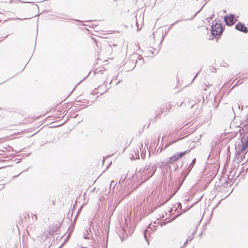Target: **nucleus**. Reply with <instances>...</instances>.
I'll return each mask as SVG.
<instances>
[{
  "label": "nucleus",
  "instance_id": "nucleus-45",
  "mask_svg": "<svg viewBox=\"0 0 248 248\" xmlns=\"http://www.w3.org/2000/svg\"><path fill=\"white\" fill-rule=\"evenodd\" d=\"M220 202V201H219V202H218V203H217V204L215 206V207H214L213 209H215V208H217V207L218 206V205H219V204Z\"/></svg>",
  "mask_w": 248,
  "mask_h": 248
},
{
  "label": "nucleus",
  "instance_id": "nucleus-21",
  "mask_svg": "<svg viewBox=\"0 0 248 248\" xmlns=\"http://www.w3.org/2000/svg\"><path fill=\"white\" fill-rule=\"evenodd\" d=\"M138 56H139V58L138 59V60L139 61H142V62H140V65H142L144 63V59L141 55L138 54Z\"/></svg>",
  "mask_w": 248,
  "mask_h": 248
},
{
  "label": "nucleus",
  "instance_id": "nucleus-1",
  "mask_svg": "<svg viewBox=\"0 0 248 248\" xmlns=\"http://www.w3.org/2000/svg\"><path fill=\"white\" fill-rule=\"evenodd\" d=\"M196 159L194 158L188 167H186L181 172L180 175L177 178H175V183L172 185L169 186V197L166 202L170 200L178 191L183 184L186 177L189 173L196 163Z\"/></svg>",
  "mask_w": 248,
  "mask_h": 248
},
{
  "label": "nucleus",
  "instance_id": "nucleus-10",
  "mask_svg": "<svg viewBox=\"0 0 248 248\" xmlns=\"http://www.w3.org/2000/svg\"><path fill=\"white\" fill-rule=\"evenodd\" d=\"M129 58L130 60H133V62H132V66H131V68L129 69L130 70H132L136 66L138 59L139 58L138 54L137 53H133L130 55Z\"/></svg>",
  "mask_w": 248,
  "mask_h": 248
},
{
  "label": "nucleus",
  "instance_id": "nucleus-28",
  "mask_svg": "<svg viewBox=\"0 0 248 248\" xmlns=\"http://www.w3.org/2000/svg\"><path fill=\"white\" fill-rule=\"evenodd\" d=\"M200 72V71H199L196 74V75L194 76L192 80V82H193L195 79L197 77V76H198V75L199 74Z\"/></svg>",
  "mask_w": 248,
  "mask_h": 248
},
{
  "label": "nucleus",
  "instance_id": "nucleus-42",
  "mask_svg": "<svg viewBox=\"0 0 248 248\" xmlns=\"http://www.w3.org/2000/svg\"><path fill=\"white\" fill-rule=\"evenodd\" d=\"M238 81H237L232 87V88H231V90H232L233 88H234L235 86H238Z\"/></svg>",
  "mask_w": 248,
  "mask_h": 248
},
{
  "label": "nucleus",
  "instance_id": "nucleus-46",
  "mask_svg": "<svg viewBox=\"0 0 248 248\" xmlns=\"http://www.w3.org/2000/svg\"><path fill=\"white\" fill-rule=\"evenodd\" d=\"M220 202V201H219V202H218V203H217V204L215 206V207H214L213 209H215V208H217V207L218 206V205H219V204Z\"/></svg>",
  "mask_w": 248,
  "mask_h": 248
},
{
  "label": "nucleus",
  "instance_id": "nucleus-15",
  "mask_svg": "<svg viewBox=\"0 0 248 248\" xmlns=\"http://www.w3.org/2000/svg\"><path fill=\"white\" fill-rule=\"evenodd\" d=\"M184 138V137H181L180 138H179L178 137L177 139H175L174 140H172L170 141L169 142L166 143L164 149L167 148L168 147H169L170 145L173 144L175 142H177V141L181 140V139H183Z\"/></svg>",
  "mask_w": 248,
  "mask_h": 248
},
{
  "label": "nucleus",
  "instance_id": "nucleus-58",
  "mask_svg": "<svg viewBox=\"0 0 248 248\" xmlns=\"http://www.w3.org/2000/svg\"><path fill=\"white\" fill-rule=\"evenodd\" d=\"M111 162H112L111 161V162H110V163H109V165L108 166H107L106 169H108V168L109 167V166L110 165V164L111 163Z\"/></svg>",
  "mask_w": 248,
  "mask_h": 248
},
{
  "label": "nucleus",
  "instance_id": "nucleus-38",
  "mask_svg": "<svg viewBox=\"0 0 248 248\" xmlns=\"http://www.w3.org/2000/svg\"><path fill=\"white\" fill-rule=\"evenodd\" d=\"M37 34H38V29H37V35H36V36H37ZM36 39H37V36H36V37H35V45H34V50L35 49L36 43Z\"/></svg>",
  "mask_w": 248,
  "mask_h": 248
},
{
  "label": "nucleus",
  "instance_id": "nucleus-47",
  "mask_svg": "<svg viewBox=\"0 0 248 248\" xmlns=\"http://www.w3.org/2000/svg\"><path fill=\"white\" fill-rule=\"evenodd\" d=\"M34 7L39 10V6L37 4H35Z\"/></svg>",
  "mask_w": 248,
  "mask_h": 248
},
{
  "label": "nucleus",
  "instance_id": "nucleus-26",
  "mask_svg": "<svg viewBox=\"0 0 248 248\" xmlns=\"http://www.w3.org/2000/svg\"><path fill=\"white\" fill-rule=\"evenodd\" d=\"M84 106V108H85V107H87V106L85 105H82V104H75V107L76 108H78V107H83Z\"/></svg>",
  "mask_w": 248,
  "mask_h": 248
},
{
  "label": "nucleus",
  "instance_id": "nucleus-60",
  "mask_svg": "<svg viewBox=\"0 0 248 248\" xmlns=\"http://www.w3.org/2000/svg\"><path fill=\"white\" fill-rule=\"evenodd\" d=\"M245 140L248 141V136L247 137V138L246 139L245 138Z\"/></svg>",
  "mask_w": 248,
  "mask_h": 248
},
{
  "label": "nucleus",
  "instance_id": "nucleus-55",
  "mask_svg": "<svg viewBox=\"0 0 248 248\" xmlns=\"http://www.w3.org/2000/svg\"><path fill=\"white\" fill-rule=\"evenodd\" d=\"M114 182V180H112L111 181V183H110V186H111V185Z\"/></svg>",
  "mask_w": 248,
  "mask_h": 248
},
{
  "label": "nucleus",
  "instance_id": "nucleus-2",
  "mask_svg": "<svg viewBox=\"0 0 248 248\" xmlns=\"http://www.w3.org/2000/svg\"><path fill=\"white\" fill-rule=\"evenodd\" d=\"M190 150H187L183 152H177L169 158V160L163 163L162 166L166 170V175L164 174L165 181H168V191H169V186L172 185L175 183L173 180V172L171 169V166L175 162L180 160L186 154H187Z\"/></svg>",
  "mask_w": 248,
  "mask_h": 248
},
{
  "label": "nucleus",
  "instance_id": "nucleus-33",
  "mask_svg": "<svg viewBox=\"0 0 248 248\" xmlns=\"http://www.w3.org/2000/svg\"><path fill=\"white\" fill-rule=\"evenodd\" d=\"M28 170V169H26L22 171H21L20 173H19L18 174L16 175H14L13 177V178H16V177L18 176L21 173H22L23 171H27Z\"/></svg>",
  "mask_w": 248,
  "mask_h": 248
},
{
  "label": "nucleus",
  "instance_id": "nucleus-24",
  "mask_svg": "<svg viewBox=\"0 0 248 248\" xmlns=\"http://www.w3.org/2000/svg\"><path fill=\"white\" fill-rule=\"evenodd\" d=\"M163 150V148H162V147L161 148L159 147L157 150L156 151V152H155V153L156 154H157L158 153H160Z\"/></svg>",
  "mask_w": 248,
  "mask_h": 248
},
{
  "label": "nucleus",
  "instance_id": "nucleus-48",
  "mask_svg": "<svg viewBox=\"0 0 248 248\" xmlns=\"http://www.w3.org/2000/svg\"><path fill=\"white\" fill-rule=\"evenodd\" d=\"M120 238H121V241L123 242L124 241V236H123V237H122L121 236H120Z\"/></svg>",
  "mask_w": 248,
  "mask_h": 248
},
{
  "label": "nucleus",
  "instance_id": "nucleus-18",
  "mask_svg": "<svg viewBox=\"0 0 248 248\" xmlns=\"http://www.w3.org/2000/svg\"><path fill=\"white\" fill-rule=\"evenodd\" d=\"M193 239V236H189L187 238L185 242L183 245L181 246L180 248H186L187 244L188 241H191Z\"/></svg>",
  "mask_w": 248,
  "mask_h": 248
},
{
  "label": "nucleus",
  "instance_id": "nucleus-11",
  "mask_svg": "<svg viewBox=\"0 0 248 248\" xmlns=\"http://www.w3.org/2000/svg\"><path fill=\"white\" fill-rule=\"evenodd\" d=\"M133 231L134 229H132L130 225L129 226L128 224L124 228V232L126 237L131 235L133 233Z\"/></svg>",
  "mask_w": 248,
  "mask_h": 248
},
{
  "label": "nucleus",
  "instance_id": "nucleus-23",
  "mask_svg": "<svg viewBox=\"0 0 248 248\" xmlns=\"http://www.w3.org/2000/svg\"><path fill=\"white\" fill-rule=\"evenodd\" d=\"M166 111H167V112H168L170 111V109L171 108V106L170 104H169L168 106L166 105Z\"/></svg>",
  "mask_w": 248,
  "mask_h": 248
},
{
  "label": "nucleus",
  "instance_id": "nucleus-44",
  "mask_svg": "<svg viewBox=\"0 0 248 248\" xmlns=\"http://www.w3.org/2000/svg\"><path fill=\"white\" fill-rule=\"evenodd\" d=\"M37 15H35L34 16H33L31 17H29V18H24L23 19H22V20H24V19H30L33 17H34V16H36ZM20 20H21V19H20Z\"/></svg>",
  "mask_w": 248,
  "mask_h": 248
},
{
  "label": "nucleus",
  "instance_id": "nucleus-35",
  "mask_svg": "<svg viewBox=\"0 0 248 248\" xmlns=\"http://www.w3.org/2000/svg\"><path fill=\"white\" fill-rule=\"evenodd\" d=\"M90 73H91V71H90V72L88 73V74L86 77H85L82 80H81L80 81H79L78 83V85L83 80L86 79L89 76V75H90Z\"/></svg>",
  "mask_w": 248,
  "mask_h": 248
},
{
  "label": "nucleus",
  "instance_id": "nucleus-19",
  "mask_svg": "<svg viewBox=\"0 0 248 248\" xmlns=\"http://www.w3.org/2000/svg\"><path fill=\"white\" fill-rule=\"evenodd\" d=\"M0 155H1L2 157L5 158H8L10 157H14L15 156V155L14 154H6V153L0 154Z\"/></svg>",
  "mask_w": 248,
  "mask_h": 248
},
{
  "label": "nucleus",
  "instance_id": "nucleus-7",
  "mask_svg": "<svg viewBox=\"0 0 248 248\" xmlns=\"http://www.w3.org/2000/svg\"><path fill=\"white\" fill-rule=\"evenodd\" d=\"M93 224V222H90L89 224V227L85 229V231L83 232L84 239H90V238H92L93 237V234L91 229V227H92Z\"/></svg>",
  "mask_w": 248,
  "mask_h": 248
},
{
  "label": "nucleus",
  "instance_id": "nucleus-41",
  "mask_svg": "<svg viewBox=\"0 0 248 248\" xmlns=\"http://www.w3.org/2000/svg\"><path fill=\"white\" fill-rule=\"evenodd\" d=\"M237 106H238V108L239 109H241V110H243V106H240L239 104H237Z\"/></svg>",
  "mask_w": 248,
  "mask_h": 248
},
{
  "label": "nucleus",
  "instance_id": "nucleus-6",
  "mask_svg": "<svg viewBox=\"0 0 248 248\" xmlns=\"http://www.w3.org/2000/svg\"><path fill=\"white\" fill-rule=\"evenodd\" d=\"M235 15L233 14H229L224 17V21L225 25L228 27L232 26L237 20Z\"/></svg>",
  "mask_w": 248,
  "mask_h": 248
},
{
  "label": "nucleus",
  "instance_id": "nucleus-16",
  "mask_svg": "<svg viewBox=\"0 0 248 248\" xmlns=\"http://www.w3.org/2000/svg\"><path fill=\"white\" fill-rule=\"evenodd\" d=\"M129 186H128V187L127 188H126V194H125V196H124L122 199H121V200L119 202H117L116 203V205L115 206V208L114 209H116V208L117 207V206H118V205L120 203V202L123 200H124L126 196H129L130 193H131V192L132 191V190H129Z\"/></svg>",
  "mask_w": 248,
  "mask_h": 248
},
{
  "label": "nucleus",
  "instance_id": "nucleus-8",
  "mask_svg": "<svg viewBox=\"0 0 248 248\" xmlns=\"http://www.w3.org/2000/svg\"><path fill=\"white\" fill-rule=\"evenodd\" d=\"M235 29L241 32L244 33L248 32V28L246 26L245 24L239 21L235 25Z\"/></svg>",
  "mask_w": 248,
  "mask_h": 248
},
{
  "label": "nucleus",
  "instance_id": "nucleus-40",
  "mask_svg": "<svg viewBox=\"0 0 248 248\" xmlns=\"http://www.w3.org/2000/svg\"><path fill=\"white\" fill-rule=\"evenodd\" d=\"M141 157L143 160L144 159L145 157V155L143 154H141Z\"/></svg>",
  "mask_w": 248,
  "mask_h": 248
},
{
  "label": "nucleus",
  "instance_id": "nucleus-62",
  "mask_svg": "<svg viewBox=\"0 0 248 248\" xmlns=\"http://www.w3.org/2000/svg\"><path fill=\"white\" fill-rule=\"evenodd\" d=\"M9 147H10L13 151H14V149H13L12 147H11V146H9Z\"/></svg>",
  "mask_w": 248,
  "mask_h": 248
},
{
  "label": "nucleus",
  "instance_id": "nucleus-51",
  "mask_svg": "<svg viewBox=\"0 0 248 248\" xmlns=\"http://www.w3.org/2000/svg\"><path fill=\"white\" fill-rule=\"evenodd\" d=\"M196 232V231H194L192 233V236H193L194 237V235L195 234Z\"/></svg>",
  "mask_w": 248,
  "mask_h": 248
},
{
  "label": "nucleus",
  "instance_id": "nucleus-13",
  "mask_svg": "<svg viewBox=\"0 0 248 248\" xmlns=\"http://www.w3.org/2000/svg\"><path fill=\"white\" fill-rule=\"evenodd\" d=\"M62 222L63 220L61 222H59L58 223L56 224L54 226L53 225L50 228V229L53 232H54L57 233L59 232L60 231V228L61 226Z\"/></svg>",
  "mask_w": 248,
  "mask_h": 248
},
{
  "label": "nucleus",
  "instance_id": "nucleus-30",
  "mask_svg": "<svg viewBox=\"0 0 248 248\" xmlns=\"http://www.w3.org/2000/svg\"><path fill=\"white\" fill-rule=\"evenodd\" d=\"M135 18H136V26L138 28V29H137V31H140V29H139V24L138 23V22H137V15H136L135 16Z\"/></svg>",
  "mask_w": 248,
  "mask_h": 248
},
{
  "label": "nucleus",
  "instance_id": "nucleus-14",
  "mask_svg": "<svg viewBox=\"0 0 248 248\" xmlns=\"http://www.w3.org/2000/svg\"><path fill=\"white\" fill-rule=\"evenodd\" d=\"M182 214V213L177 214V215L174 216L171 218H170V219H168V218H165V220L162 223L161 225H165L168 223H170V222L173 221L176 218H177L179 216H180Z\"/></svg>",
  "mask_w": 248,
  "mask_h": 248
},
{
  "label": "nucleus",
  "instance_id": "nucleus-37",
  "mask_svg": "<svg viewBox=\"0 0 248 248\" xmlns=\"http://www.w3.org/2000/svg\"><path fill=\"white\" fill-rule=\"evenodd\" d=\"M129 65V67L127 68V71H130L129 69H130L131 68V66H132V63H130L128 65V66ZM125 66H126V65H125Z\"/></svg>",
  "mask_w": 248,
  "mask_h": 248
},
{
  "label": "nucleus",
  "instance_id": "nucleus-25",
  "mask_svg": "<svg viewBox=\"0 0 248 248\" xmlns=\"http://www.w3.org/2000/svg\"><path fill=\"white\" fill-rule=\"evenodd\" d=\"M202 196H201L200 198H199V199L198 200V201L196 202H195L194 203H192L190 206V207H192L194 205H195L197 203H198L199 202L201 201L202 198Z\"/></svg>",
  "mask_w": 248,
  "mask_h": 248
},
{
  "label": "nucleus",
  "instance_id": "nucleus-31",
  "mask_svg": "<svg viewBox=\"0 0 248 248\" xmlns=\"http://www.w3.org/2000/svg\"><path fill=\"white\" fill-rule=\"evenodd\" d=\"M112 156V155H108L107 156H106L105 158H103V159L102 160V163H103V164L104 163L105 160V159L107 157H110V156Z\"/></svg>",
  "mask_w": 248,
  "mask_h": 248
},
{
  "label": "nucleus",
  "instance_id": "nucleus-50",
  "mask_svg": "<svg viewBox=\"0 0 248 248\" xmlns=\"http://www.w3.org/2000/svg\"><path fill=\"white\" fill-rule=\"evenodd\" d=\"M21 160H22V159H21V158H20L18 159V161L16 162V163H19V162H21Z\"/></svg>",
  "mask_w": 248,
  "mask_h": 248
},
{
  "label": "nucleus",
  "instance_id": "nucleus-39",
  "mask_svg": "<svg viewBox=\"0 0 248 248\" xmlns=\"http://www.w3.org/2000/svg\"><path fill=\"white\" fill-rule=\"evenodd\" d=\"M126 178V176H125V177L124 178V180H122V179H121L119 181V185H121L122 183L123 182V181L124 180V179H125Z\"/></svg>",
  "mask_w": 248,
  "mask_h": 248
},
{
  "label": "nucleus",
  "instance_id": "nucleus-12",
  "mask_svg": "<svg viewBox=\"0 0 248 248\" xmlns=\"http://www.w3.org/2000/svg\"><path fill=\"white\" fill-rule=\"evenodd\" d=\"M152 228L151 227V225H149L146 229L144 230L143 232V235L145 239V240L147 242L148 244L149 245V242L148 241V235H150L151 234V232H150V231H151Z\"/></svg>",
  "mask_w": 248,
  "mask_h": 248
},
{
  "label": "nucleus",
  "instance_id": "nucleus-59",
  "mask_svg": "<svg viewBox=\"0 0 248 248\" xmlns=\"http://www.w3.org/2000/svg\"><path fill=\"white\" fill-rule=\"evenodd\" d=\"M75 89H76V87H74V88H73V90H72V91H71V93L69 94V95H70V94H71V93L73 92V91H74V90H75Z\"/></svg>",
  "mask_w": 248,
  "mask_h": 248
},
{
  "label": "nucleus",
  "instance_id": "nucleus-5",
  "mask_svg": "<svg viewBox=\"0 0 248 248\" xmlns=\"http://www.w3.org/2000/svg\"><path fill=\"white\" fill-rule=\"evenodd\" d=\"M248 146V141L245 140L244 137L241 138L240 141L235 144V158L239 159L241 154L244 152Z\"/></svg>",
  "mask_w": 248,
  "mask_h": 248
},
{
  "label": "nucleus",
  "instance_id": "nucleus-4",
  "mask_svg": "<svg viewBox=\"0 0 248 248\" xmlns=\"http://www.w3.org/2000/svg\"><path fill=\"white\" fill-rule=\"evenodd\" d=\"M224 30L225 26L222 25L220 19L217 18H216L211 26L210 30L212 37L210 36L209 39L213 40L217 36H219L218 38H220Z\"/></svg>",
  "mask_w": 248,
  "mask_h": 248
},
{
  "label": "nucleus",
  "instance_id": "nucleus-17",
  "mask_svg": "<svg viewBox=\"0 0 248 248\" xmlns=\"http://www.w3.org/2000/svg\"><path fill=\"white\" fill-rule=\"evenodd\" d=\"M106 232V237L104 238L105 244H104V246L102 247V248H108V237L109 235V228L107 229Z\"/></svg>",
  "mask_w": 248,
  "mask_h": 248
},
{
  "label": "nucleus",
  "instance_id": "nucleus-36",
  "mask_svg": "<svg viewBox=\"0 0 248 248\" xmlns=\"http://www.w3.org/2000/svg\"><path fill=\"white\" fill-rule=\"evenodd\" d=\"M202 9V8H201L196 13V14L193 16L191 18V19H192L193 18L195 17V16H196V15L199 13L201 10Z\"/></svg>",
  "mask_w": 248,
  "mask_h": 248
},
{
  "label": "nucleus",
  "instance_id": "nucleus-49",
  "mask_svg": "<svg viewBox=\"0 0 248 248\" xmlns=\"http://www.w3.org/2000/svg\"><path fill=\"white\" fill-rule=\"evenodd\" d=\"M12 165H7V166H3V167H0V169H2V168H4L6 167H10V166H11Z\"/></svg>",
  "mask_w": 248,
  "mask_h": 248
},
{
  "label": "nucleus",
  "instance_id": "nucleus-32",
  "mask_svg": "<svg viewBox=\"0 0 248 248\" xmlns=\"http://www.w3.org/2000/svg\"><path fill=\"white\" fill-rule=\"evenodd\" d=\"M69 229H70V231L69 232L68 235L67 236V237H68V236L72 233V232H73V229H74L73 228H71L70 227H69Z\"/></svg>",
  "mask_w": 248,
  "mask_h": 248
},
{
  "label": "nucleus",
  "instance_id": "nucleus-22",
  "mask_svg": "<svg viewBox=\"0 0 248 248\" xmlns=\"http://www.w3.org/2000/svg\"><path fill=\"white\" fill-rule=\"evenodd\" d=\"M182 20L181 19H179V20H176L175 22H174V23H173L172 24H170L169 27V29L170 30L173 26L175 25L176 24L178 23V22H180Z\"/></svg>",
  "mask_w": 248,
  "mask_h": 248
},
{
  "label": "nucleus",
  "instance_id": "nucleus-53",
  "mask_svg": "<svg viewBox=\"0 0 248 248\" xmlns=\"http://www.w3.org/2000/svg\"><path fill=\"white\" fill-rule=\"evenodd\" d=\"M168 32H169L168 31H165V32H164L165 35H166L168 34Z\"/></svg>",
  "mask_w": 248,
  "mask_h": 248
},
{
  "label": "nucleus",
  "instance_id": "nucleus-56",
  "mask_svg": "<svg viewBox=\"0 0 248 248\" xmlns=\"http://www.w3.org/2000/svg\"><path fill=\"white\" fill-rule=\"evenodd\" d=\"M245 120L247 121V122H248V116H246Z\"/></svg>",
  "mask_w": 248,
  "mask_h": 248
},
{
  "label": "nucleus",
  "instance_id": "nucleus-64",
  "mask_svg": "<svg viewBox=\"0 0 248 248\" xmlns=\"http://www.w3.org/2000/svg\"><path fill=\"white\" fill-rule=\"evenodd\" d=\"M80 248H88L87 247H81Z\"/></svg>",
  "mask_w": 248,
  "mask_h": 248
},
{
  "label": "nucleus",
  "instance_id": "nucleus-52",
  "mask_svg": "<svg viewBox=\"0 0 248 248\" xmlns=\"http://www.w3.org/2000/svg\"><path fill=\"white\" fill-rule=\"evenodd\" d=\"M23 149H21V150H19V151H17L16 150L15 151H16V153H19V152H20L21 151H22Z\"/></svg>",
  "mask_w": 248,
  "mask_h": 248
},
{
  "label": "nucleus",
  "instance_id": "nucleus-54",
  "mask_svg": "<svg viewBox=\"0 0 248 248\" xmlns=\"http://www.w3.org/2000/svg\"><path fill=\"white\" fill-rule=\"evenodd\" d=\"M121 81H122L121 80H119L118 82H116V85H118Z\"/></svg>",
  "mask_w": 248,
  "mask_h": 248
},
{
  "label": "nucleus",
  "instance_id": "nucleus-61",
  "mask_svg": "<svg viewBox=\"0 0 248 248\" xmlns=\"http://www.w3.org/2000/svg\"><path fill=\"white\" fill-rule=\"evenodd\" d=\"M200 223H201V221H200L199 222H198L197 226L199 225Z\"/></svg>",
  "mask_w": 248,
  "mask_h": 248
},
{
  "label": "nucleus",
  "instance_id": "nucleus-57",
  "mask_svg": "<svg viewBox=\"0 0 248 248\" xmlns=\"http://www.w3.org/2000/svg\"><path fill=\"white\" fill-rule=\"evenodd\" d=\"M28 62L26 63V64L25 65L24 67L23 68V69L21 70V71H22L26 67V65L27 64H28Z\"/></svg>",
  "mask_w": 248,
  "mask_h": 248
},
{
  "label": "nucleus",
  "instance_id": "nucleus-34",
  "mask_svg": "<svg viewBox=\"0 0 248 248\" xmlns=\"http://www.w3.org/2000/svg\"><path fill=\"white\" fill-rule=\"evenodd\" d=\"M166 35H165V34H162V39H161V40L160 42V44H161L162 42L163 41V40H164V38L165 37Z\"/></svg>",
  "mask_w": 248,
  "mask_h": 248
},
{
  "label": "nucleus",
  "instance_id": "nucleus-27",
  "mask_svg": "<svg viewBox=\"0 0 248 248\" xmlns=\"http://www.w3.org/2000/svg\"><path fill=\"white\" fill-rule=\"evenodd\" d=\"M166 108L164 107L163 108H160V113L161 114L163 112H167V111H166Z\"/></svg>",
  "mask_w": 248,
  "mask_h": 248
},
{
  "label": "nucleus",
  "instance_id": "nucleus-20",
  "mask_svg": "<svg viewBox=\"0 0 248 248\" xmlns=\"http://www.w3.org/2000/svg\"><path fill=\"white\" fill-rule=\"evenodd\" d=\"M160 113H159L158 114H156L155 116L154 117V122H155L156 121V120L157 119V118H160ZM153 121V118H151L150 120V123L147 126V127L148 128L149 127V125H150V123H151V122Z\"/></svg>",
  "mask_w": 248,
  "mask_h": 248
},
{
  "label": "nucleus",
  "instance_id": "nucleus-29",
  "mask_svg": "<svg viewBox=\"0 0 248 248\" xmlns=\"http://www.w3.org/2000/svg\"><path fill=\"white\" fill-rule=\"evenodd\" d=\"M132 62H133V60H130V58L129 59V61L128 62H126L124 64L126 66L128 64L132 63Z\"/></svg>",
  "mask_w": 248,
  "mask_h": 248
},
{
  "label": "nucleus",
  "instance_id": "nucleus-63",
  "mask_svg": "<svg viewBox=\"0 0 248 248\" xmlns=\"http://www.w3.org/2000/svg\"><path fill=\"white\" fill-rule=\"evenodd\" d=\"M134 158V155H133V156L131 157V159L133 160Z\"/></svg>",
  "mask_w": 248,
  "mask_h": 248
},
{
  "label": "nucleus",
  "instance_id": "nucleus-9",
  "mask_svg": "<svg viewBox=\"0 0 248 248\" xmlns=\"http://www.w3.org/2000/svg\"><path fill=\"white\" fill-rule=\"evenodd\" d=\"M96 45L97 47H99V45L101 46V50L103 49V47L105 46L108 52L112 51V47L111 45L107 41L104 40L103 42L99 43L97 42L96 43Z\"/></svg>",
  "mask_w": 248,
  "mask_h": 248
},
{
  "label": "nucleus",
  "instance_id": "nucleus-3",
  "mask_svg": "<svg viewBox=\"0 0 248 248\" xmlns=\"http://www.w3.org/2000/svg\"><path fill=\"white\" fill-rule=\"evenodd\" d=\"M157 164L158 163H151L149 165L147 164L143 170L142 169H140L136 174L137 177L140 176L139 181H140L141 183H144L151 178L156 171Z\"/></svg>",
  "mask_w": 248,
  "mask_h": 248
},
{
  "label": "nucleus",
  "instance_id": "nucleus-43",
  "mask_svg": "<svg viewBox=\"0 0 248 248\" xmlns=\"http://www.w3.org/2000/svg\"><path fill=\"white\" fill-rule=\"evenodd\" d=\"M178 169V165H177L176 167H174V172H175Z\"/></svg>",
  "mask_w": 248,
  "mask_h": 248
}]
</instances>
